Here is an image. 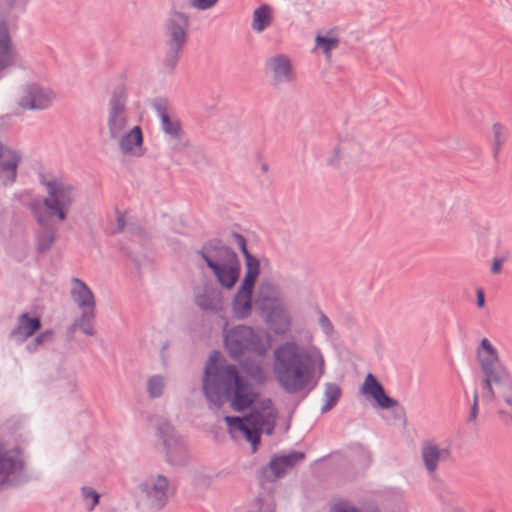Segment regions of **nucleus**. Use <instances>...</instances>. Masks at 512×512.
Returning a JSON list of instances; mask_svg holds the SVG:
<instances>
[{"mask_svg": "<svg viewBox=\"0 0 512 512\" xmlns=\"http://www.w3.org/2000/svg\"><path fill=\"white\" fill-rule=\"evenodd\" d=\"M278 417L277 410L270 399H264L259 402L257 408L248 416L225 417L228 431L231 435L241 432L245 438L252 444V451L256 452L260 444L261 432L272 434Z\"/></svg>", "mask_w": 512, "mask_h": 512, "instance_id": "1", "label": "nucleus"}, {"mask_svg": "<svg viewBox=\"0 0 512 512\" xmlns=\"http://www.w3.org/2000/svg\"><path fill=\"white\" fill-rule=\"evenodd\" d=\"M306 355L299 353L294 344H286L276 351L275 371L283 387L291 392L303 388L310 379V366Z\"/></svg>", "mask_w": 512, "mask_h": 512, "instance_id": "2", "label": "nucleus"}, {"mask_svg": "<svg viewBox=\"0 0 512 512\" xmlns=\"http://www.w3.org/2000/svg\"><path fill=\"white\" fill-rule=\"evenodd\" d=\"M227 393L231 396V406L236 411L249 408L256 400L257 393L248 387L233 366L225 369Z\"/></svg>", "mask_w": 512, "mask_h": 512, "instance_id": "3", "label": "nucleus"}, {"mask_svg": "<svg viewBox=\"0 0 512 512\" xmlns=\"http://www.w3.org/2000/svg\"><path fill=\"white\" fill-rule=\"evenodd\" d=\"M48 191L52 199L45 200L35 208L39 222L42 223L54 215H57L60 220H64L65 213L62 205L70 201L68 198L66 199V189L57 182H50L48 183Z\"/></svg>", "mask_w": 512, "mask_h": 512, "instance_id": "4", "label": "nucleus"}, {"mask_svg": "<svg viewBox=\"0 0 512 512\" xmlns=\"http://www.w3.org/2000/svg\"><path fill=\"white\" fill-rule=\"evenodd\" d=\"M362 393L372 397L381 408L389 409L396 405V401L386 395L382 385L372 374L366 376Z\"/></svg>", "mask_w": 512, "mask_h": 512, "instance_id": "5", "label": "nucleus"}, {"mask_svg": "<svg viewBox=\"0 0 512 512\" xmlns=\"http://www.w3.org/2000/svg\"><path fill=\"white\" fill-rule=\"evenodd\" d=\"M246 275L239 290V300L244 299L246 309L249 306V297L252 295L254 284L259 275L260 264L257 258L250 257L246 261Z\"/></svg>", "mask_w": 512, "mask_h": 512, "instance_id": "6", "label": "nucleus"}, {"mask_svg": "<svg viewBox=\"0 0 512 512\" xmlns=\"http://www.w3.org/2000/svg\"><path fill=\"white\" fill-rule=\"evenodd\" d=\"M19 161L20 158L15 151L0 145V172L4 174L6 180L15 179Z\"/></svg>", "mask_w": 512, "mask_h": 512, "instance_id": "7", "label": "nucleus"}, {"mask_svg": "<svg viewBox=\"0 0 512 512\" xmlns=\"http://www.w3.org/2000/svg\"><path fill=\"white\" fill-rule=\"evenodd\" d=\"M208 265L214 270L221 284L227 288H232L239 277L240 265L238 261L230 265L218 266L212 262Z\"/></svg>", "mask_w": 512, "mask_h": 512, "instance_id": "8", "label": "nucleus"}, {"mask_svg": "<svg viewBox=\"0 0 512 512\" xmlns=\"http://www.w3.org/2000/svg\"><path fill=\"white\" fill-rule=\"evenodd\" d=\"M18 456V451L5 450L3 445L0 443V483H4L9 475L16 470Z\"/></svg>", "mask_w": 512, "mask_h": 512, "instance_id": "9", "label": "nucleus"}, {"mask_svg": "<svg viewBox=\"0 0 512 512\" xmlns=\"http://www.w3.org/2000/svg\"><path fill=\"white\" fill-rule=\"evenodd\" d=\"M253 337V331L250 328L239 327L233 331H230L226 335L225 343L230 351L233 354H236V351L233 350V345L240 344L241 346H252L254 345Z\"/></svg>", "mask_w": 512, "mask_h": 512, "instance_id": "10", "label": "nucleus"}, {"mask_svg": "<svg viewBox=\"0 0 512 512\" xmlns=\"http://www.w3.org/2000/svg\"><path fill=\"white\" fill-rule=\"evenodd\" d=\"M188 18L183 14H176L170 25L172 40L178 49L185 42Z\"/></svg>", "mask_w": 512, "mask_h": 512, "instance_id": "11", "label": "nucleus"}, {"mask_svg": "<svg viewBox=\"0 0 512 512\" xmlns=\"http://www.w3.org/2000/svg\"><path fill=\"white\" fill-rule=\"evenodd\" d=\"M303 457L304 455L301 453L278 456L272 459L270 468L276 476H280L287 468L292 467L296 462L303 459Z\"/></svg>", "mask_w": 512, "mask_h": 512, "instance_id": "12", "label": "nucleus"}, {"mask_svg": "<svg viewBox=\"0 0 512 512\" xmlns=\"http://www.w3.org/2000/svg\"><path fill=\"white\" fill-rule=\"evenodd\" d=\"M41 328V322L38 317H31L23 314L19 317L16 333L24 338L32 336Z\"/></svg>", "mask_w": 512, "mask_h": 512, "instance_id": "13", "label": "nucleus"}, {"mask_svg": "<svg viewBox=\"0 0 512 512\" xmlns=\"http://www.w3.org/2000/svg\"><path fill=\"white\" fill-rule=\"evenodd\" d=\"M74 296L75 299L81 306L93 307L94 306V296L92 292L88 289V287L80 280L76 279L74 281Z\"/></svg>", "mask_w": 512, "mask_h": 512, "instance_id": "14", "label": "nucleus"}, {"mask_svg": "<svg viewBox=\"0 0 512 512\" xmlns=\"http://www.w3.org/2000/svg\"><path fill=\"white\" fill-rule=\"evenodd\" d=\"M422 454L427 469L431 472L435 471L438 459L440 457V451L438 447L428 442L424 445Z\"/></svg>", "mask_w": 512, "mask_h": 512, "instance_id": "15", "label": "nucleus"}, {"mask_svg": "<svg viewBox=\"0 0 512 512\" xmlns=\"http://www.w3.org/2000/svg\"><path fill=\"white\" fill-rule=\"evenodd\" d=\"M253 26L256 30L262 31L271 22V9L263 5L255 10L253 17Z\"/></svg>", "mask_w": 512, "mask_h": 512, "instance_id": "16", "label": "nucleus"}, {"mask_svg": "<svg viewBox=\"0 0 512 512\" xmlns=\"http://www.w3.org/2000/svg\"><path fill=\"white\" fill-rule=\"evenodd\" d=\"M12 60V51L10 41L6 31L0 33V68L10 64Z\"/></svg>", "mask_w": 512, "mask_h": 512, "instance_id": "17", "label": "nucleus"}, {"mask_svg": "<svg viewBox=\"0 0 512 512\" xmlns=\"http://www.w3.org/2000/svg\"><path fill=\"white\" fill-rule=\"evenodd\" d=\"M142 132L139 127H134L121 141L124 150L130 151L142 144Z\"/></svg>", "mask_w": 512, "mask_h": 512, "instance_id": "18", "label": "nucleus"}, {"mask_svg": "<svg viewBox=\"0 0 512 512\" xmlns=\"http://www.w3.org/2000/svg\"><path fill=\"white\" fill-rule=\"evenodd\" d=\"M316 44L318 47L322 48L325 51L328 57H330V51L331 49L335 48L338 45V39L333 35H319L316 37Z\"/></svg>", "mask_w": 512, "mask_h": 512, "instance_id": "19", "label": "nucleus"}, {"mask_svg": "<svg viewBox=\"0 0 512 512\" xmlns=\"http://www.w3.org/2000/svg\"><path fill=\"white\" fill-rule=\"evenodd\" d=\"M274 71L278 74H288L290 72V63L287 58L278 56L273 59Z\"/></svg>", "mask_w": 512, "mask_h": 512, "instance_id": "20", "label": "nucleus"}, {"mask_svg": "<svg viewBox=\"0 0 512 512\" xmlns=\"http://www.w3.org/2000/svg\"><path fill=\"white\" fill-rule=\"evenodd\" d=\"M234 310L239 317L249 315L251 311V296L249 297V306L246 309L244 299L239 300V293L237 294L234 302Z\"/></svg>", "mask_w": 512, "mask_h": 512, "instance_id": "21", "label": "nucleus"}, {"mask_svg": "<svg viewBox=\"0 0 512 512\" xmlns=\"http://www.w3.org/2000/svg\"><path fill=\"white\" fill-rule=\"evenodd\" d=\"M260 294L263 302L267 300L277 301L276 296H274V288L271 285H262Z\"/></svg>", "mask_w": 512, "mask_h": 512, "instance_id": "22", "label": "nucleus"}, {"mask_svg": "<svg viewBox=\"0 0 512 512\" xmlns=\"http://www.w3.org/2000/svg\"><path fill=\"white\" fill-rule=\"evenodd\" d=\"M84 497L89 501V508L92 509L99 503V495L92 490H84Z\"/></svg>", "mask_w": 512, "mask_h": 512, "instance_id": "23", "label": "nucleus"}, {"mask_svg": "<svg viewBox=\"0 0 512 512\" xmlns=\"http://www.w3.org/2000/svg\"><path fill=\"white\" fill-rule=\"evenodd\" d=\"M163 125L165 131L171 134H177L179 130L178 124L170 121L167 115H163Z\"/></svg>", "mask_w": 512, "mask_h": 512, "instance_id": "24", "label": "nucleus"}, {"mask_svg": "<svg viewBox=\"0 0 512 512\" xmlns=\"http://www.w3.org/2000/svg\"><path fill=\"white\" fill-rule=\"evenodd\" d=\"M216 2L217 0H192V6L198 9H207Z\"/></svg>", "mask_w": 512, "mask_h": 512, "instance_id": "25", "label": "nucleus"}, {"mask_svg": "<svg viewBox=\"0 0 512 512\" xmlns=\"http://www.w3.org/2000/svg\"><path fill=\"white\" fill-rule=\"evenodd\" d=\"M237 238H238V241H239V245H240L241 251H242L243 255L245 256L246 261H249L250 257H253V256L249 253V251L247 249L245 238L243 236H240V235L237 236Z\"/></svg>", "mask_w": 512, "mask_h": 512, "instance_id": "26", "label": "nucleus"}, {"mask_svg": "<svg viewBox=\"0 0 512 512\" xmlns=\"http://www.w3.org/2000/svg\"><path fill=\"white\" fill-rule=\"evenodd\" d=\"M481 345L492 359H496V351L487 339H483Z\"/></svg>", "mask_w": 512, "mask_h": 512, "instance_id": "27", "label": "nucleus"}, {"mask_svg": "<svg viewBox=\"0 0 512 512\" xmlns=\"http://www.w3.org/2000/svg\"><path fill=\"white\" fill-rule=\"evenodd\" d=\"M335 512H357L354 508L347 504H340L335 508Z\"/></svg>", "mask_w": 512, "mask_h": 512, "instance_id": "28", "label": "nucleus"}, {"mask_svg": "<svg viewBox=\"0 0 512 512\" xmlns=\"http://www.w3.org/2000/svg\"><path fill=\"white\" fill-rule=\"evenodd\" d=\"M248 374L251 376V378L255 379L258 382H263L264 378L260 375V370H250L248 371Z\"/></svg>", "mask_w": 512, "mask_h": 512, "instance_id": "29", "label": "nucleus"}, {"mask_svg": "<svg viewBox=\"0 0 512 512\" xmlns=\"http://www.w3.org/2000/svg\"><path fill=\"white\" fill-rule=\"evenodd\" d=\"M484 302H485V300H484V292H483V290L479 289L477 291V303H478V306L479 307H483L484 306Z\"/></svg>", "mask_w": 512, "mask_h": 512, "instance_id": "30", "label": "nucleus"}, {"mask_svg": "<svg viewBox=\"0 0 512 512\" xmlns=\"http://www.w3.org/2000/svg\"><path fill=\"white\" fill-rule=\"evenodd\" d=\"M501 269V261L495 260L492 265V271L494 273H498Z\"/></svg>", "mask_w": 512, "mask_h": 512, "instance_id": "31", "label": "nucleus"}, {"mask_svg": "<svg viewBox=\"0 0 512 512\" xmlns=\"http://www.w3.org/2000/svg\"><path fill=\"white\" fill-rule=\"evenodd\" d=\"M211 369H212V368H211V364H210V365L207 367V369H206V377H205V384H204V385H205V387L207 386V382H208L209 375H210V373H211Z\"/></svg>", "mask_w": 512, "mask_h": 512, "instance_id": "32", "label": "nucleus"}, {"mask_svg": "<svg viewBox=\"0 0 512 512\" xmlns=\"http://www.w3.org/2000/svg\"><path fill=\"white\" fill-rule=\"evenodd\" d=\"M48 336H50V333H43V334H41V335L38 337V339H37V340H38V342H41V341H43V339H44L45 337H48Z\"/></svg>", "mask_w": 512, "mask_h": 512, "instance_id": "33", "label": "nucleus"}, {"mask_svg": "<svg viewBox=\"0 0 512 512\" xmlns=\"http://www.w3.org/2000/svg\"><path fill=\"white\" fill-rule=\"evenodd\" d=\"M217 359H218V354L216 353L214 356H212V357L210 358V362L212 363V362H214V361H217Z\"/></svg>", "mask_w": 512, "mask_h": 512, "instance_id": "34", "label": "nucleus"}, {"mask_svg": "<svg viewBox=\"0 0 512 512\" xmlns=\"http://www.w3.org/2000/svg\"><path fill=\"white\" fill-rule=\"evenodd\" d=\"M161 486H166V480L165 479H160L159 480Z\"/></svg>", "mask_w": 512, "mask_h": 512, "instance_id": "35", "label": "nucleus"}, {"mask_svg": "<svg viewBox=\"0 0 512 512\" xmlns=\"http://www.w3.org/2000/svg\"><path fill=\"white\" fill-rule=\"evenodd\" d=\"M339 394H340L339 390H338V389H336V390H335V395H336V396H339Z\"/></svg>", "mask_w": 512, "mask_h": 512, "instance_id": "36", "label": "nucleus"}]
</instances>
